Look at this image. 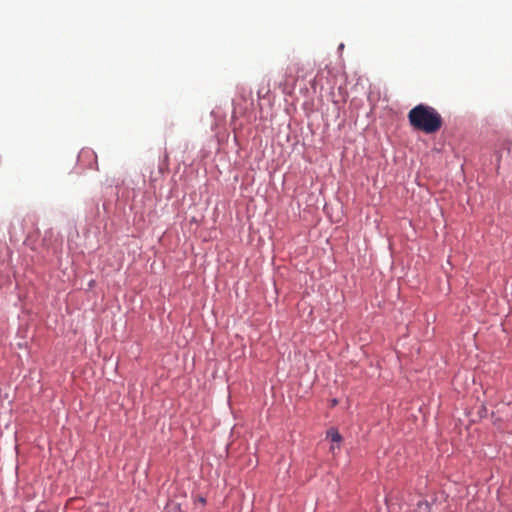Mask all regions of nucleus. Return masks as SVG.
<instances>
[{"mask_svg": "<svg viewBox=\"0 0 512 512\" xmlns=\"http://www.w3.org/2000/svg\"><path fill=\"white\" fill-rule=\"evenodd\" d=\"M415 512H431V505L426 500H420L417 503V507L415 508Z\"/></svg>", "mask_w": 512, "mask_h": 512, "instance_id": "20e7f679", "label": "nucleus"}, {"mask_svg": "<svg viewBox=\"0 0 512 512\" xmlns=\"http://www.w3.org/2000/svg\"><path fill=\"white\" fill-rule=\"evenodd\" d=\"M336 450H339L337 448V444L336 443H332L331 447H330V451L335 454Z\"/></svg>", "mask_w": 512, "mask_h": 512, "instance_id": "423d86ee", "label": "nucleus"}, {"mask_svg": "<svg viewBox=\"0 0 512 512\" xmlns=\"http://www.w3.org/2000/svg\"><path fill=\"white\" fill-rule=\"evenodd\" d=\"M198 501L201 503V504H205L206 500L204 497H199L198 498Z\"/></svg>", "mask_w": 512, "mask_h": 512, "instance_id": "0eeeda50", "label": "nucleus"}, {"mask_svg": "<svg viewBox=\"0 0 512 512\" xmlns=\"http://www.w3.org/2000/svg\"><path fill=\"white\" fill-rule=\"evenodd\" d=\"M300 70L299 64L289 65L286 68L284 80L279 84L283 92H289L295 87L299 78Z\"/></svg>", "mask_w": 512, "mask_h": 512, "instance_id": "f03ea898", "label": "nucleus"}, {"mask_svg": "<svg viewBox=\"0 0 512 512\" xmlns=\"http://www.w3.org/2000/svg\"><path fill=\"white\" fill-rule=\"evenodd\" d=\"M327 438H329L332 443H336L337 448L340 449V444L342 442V436L336 429H334V428L329 429L327 431Z\"/></svg>", "mask_w": 512, "mask_h": 512, "instance_id": "7ed1b4c3", "label": "nucleus"}, {"mask_svg": "<svg viewBox=\"0 0 512 512\" xmlns=\"http://www.w3.org/2000/svg\"><path fill=\"white\" fill-rule=\"evenodd\" d=\"M411 126L427 134L437 132L443 124L441 115L433 108L419 104L408 113Z\"/></svg>", "mask_w": 512, "mask_h": 512, "instance_id": "f257e3e1", "label": "nucleus"}, {"mask_svg": "<svg viewBox=\"0 0 512 512\" xmlns=\"http://www.w3.org/2000/svg\"><path fill=\"white\" fill-rule=\"evenodd\" d=\"M79 158L80 159H82V158H93L95 160V163L97 164V155L93 151H91V150H83L80 153Z\"/></svg>", "mask_w": 512, "mask_h": 512, "instance_id": "39448f33", "label": "nucleus"}]
</instances>
